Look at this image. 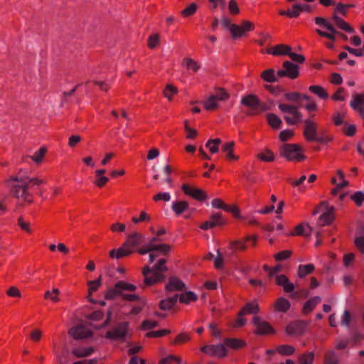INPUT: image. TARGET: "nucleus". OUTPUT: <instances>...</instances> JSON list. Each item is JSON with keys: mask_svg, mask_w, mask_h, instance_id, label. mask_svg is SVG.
Returning <instances> with one entry per match:
<instances>
[{"mask_svg": "<svg viewBox=\"0 0 364 364\" xmlns=\"http://www.w3.org/2000/svg\"><path fill=\"white\" fill-rule=\"evenodd\" d=\"M246 247H247L245 242H242L241 240H234L230 242V248L233 251H243L246 250Z\"/></svg>", "mask_w": 364, "mask_h": 364, "instance_id": "42", "label": "nucleus"}, {"mask_svg": "<svg viewBox=\"0 0 364 364\" xmlns=\"http://www.w3.org/2000/svg\"><path fill=\"white\" fill-rule=\"evenodd\" d=\"M259 312V306L256 302L247 303L239 313V316H242L245 314H255Z\"/></svg>", "mask_w": 364, "mask_h": 364, "instance_id": "29", "label": "nucleus"}, {"mask_svg": "<svg viewBox=\"0 0 364 364\" xmlns=\"http://www.w3.org/2000/svg\"><path fill=\"white\" fill-rule=\"evenodd\" d=\"M69 334L76 340L84 339L92 336V331L82 324L77 325L69 331Z\"/></svg>", "mask_w": 364, "mask_h": 364, "instance_id": "14", "label": "nucleus"}, {"mask_svg": "<svg viewBox=\"0 0 364 364\" xmlns=\"http://www.w3.org/2000/svg\"><path fill=\"white\" fill-rule=\"evenodd\" d=\"M314 354L312 352L304 353L300 355L299 364H312Z\"/></svg>", "mask_w": 364, "mask_h": 364, "instance_id": "40", "label": "nucleus"}, {"mask_svg": "<svg viewBox=\"0 0 364 364\" xmlns=\"http://www.w3.org/2000/svg\"><path fill=\"white\" fill-rule=\"evenodd\" d=\"M345 127L343 128L344 133L349 136H352L355 134L356 131V127L353 124H348L347 122H345Z\"/></svg>", "mask_w": 364, "mask_h": 364, "instance_id": "58", "label": "nucleus"}, {"mask_svg": "<svg viewBox=\"0 0 364 364\" xmlns=\"http://www.w3.org/2000/svg\"><path fill=\"white\" fill-rule=\"evenodd\" d=\"M204 107L206 110L212 111L218 108V101L213 95H210L204 102Z\"/></svg>", "mask_w": 364, "mask_h": 364, "instance_id": "34", "label": "nucleus"}, {"mask_svg": "<svg viewBox=\"0 0 364 364\" xmlns=\"http://www.w3.org/2000/svg\"><path fill=\"white\" fill-rule=\"evenodd\" d=\"M198 297L193 291H186L184 294H176L172 296L161 301L159 307L162 310H168L171 309L177 302L178 299L183 304H188L191 301L197 300Z\"/></svg>", "mask_w": 364, "mask_h": 364, "instance_id": "4", "label": "nucleus"}, {"mask_svg": "<svg viewBox=\"0 0 364 364\" xmlns=\"http://www.w3.org/2000/svg\"><path fill=\"white\" fill-rule=\"evenodd\" d=\"M291 306L289 301L284 297H279L274 303V307L276 311L279 312L287 311Z\"/></svg>", "mask_w": 364, "mask_h": 364, "instance_id": "25", "label": "nucleus"}, {"mask_svg": "<svg viewBox=\"0 0 364 364\" xmlns=\"http://www.w3.org/2000/svg\"><path fill=\"white\" fill-rule=\"evenodd\" d=\"M309 91L318 95L321 99H327L328 97V92L324 88L319 85H311L309 88Z\"/></svg>", "mask_w": 364, "mask_h": 364, "instance_id": "35", "label": "nucleus"}, {"mask_svg": "<svg viewBox=\"0 0 364 364\" xmlns=\"http://www.w3.org/2000/svg\"><path fill=\"white\" fill-rule=\"evenodd\" d=\"M166 260L160 259L152 268L146 266L143 269V275L144 277V283L147 286L153 285L157 282L164 280L165 276L163 272L167 271L166 266Z\"/></svg>", "mask_w": 364, "mask_h": 364, "instance_id": "2", "label": "nucleus"}, {"mask_svg": "<svg viewBox=\"0 0 364 364\" xmlns=\"http://www.w3.org/2000/svg\"><path fill=\"white\" fill-rule=\"evenodd\" d=\"M315 269L313 264H308L305 265H299L298 268V275L301 278L305 277L306 275L311 274Z\"/></svg>", "mask_w": 364, "mask_h": 364, "instance_id": "32", "label": "nucleus"}, {"mask_svg": "<svg viewBox=\"0 0 364 364\" xmlns=\"http://www.w3.org/2000/svg\"><path fill=\"white\" fill-rule=\"evenodd\" d=\"M294 135V132L289 129L282 131L279 134V138L281 141H287L290 137Z\"/></svg>", "mask_w": 364, "mask_h": 364, "instance_id": "60", "label": "nucleus"}, {"mask_svg": "<svg viewBox=\"0 0 364 364\" xmlns=\"http://www.w3.org/2000/svg\"><path fill=\"white\" fill-rule=\"evenodd\" d=\"M101 285V277H100L98 279L90 281L88 282L89 286V293L90 294H92L94 291H95Z\"/></svg>", "mask_w": 364, "mask_h": 364, "instance_id": "51", "label": "nucleus"}, {"mask_svg": "<svg viewBox=\"0 0 364 364\" xmlns=\"http://www.w3.org/2000/svg\"><path fill=\"white\" fill-rule=\"evenodd\" d=\"M134 252V250L130 249L128 246H124V243L119 249H113L109 252V257L111 258H115L117 259H121L124 257L131 255Z\"/></svg>", "mask_w": 364, "mask_h": 364, "instance_id": "19", "label": "nucleus"}, {"mask_svg": "<svg viewBox=\"0 0 364 364\" xmlns=\"http://www.w3.org/2000/svg\"><path fill=\"white\" fill-rule=\"evenodd\" d=\"M304 136L308 141H316L321 144H327L332 140V137L321 132L318 135L317 124L310 119L304 120Z\"/></svg>", "mask_w": 364, "mask_h": 364, "instance_id": "3", "label": "nucleus"}, {"mask_svg": "<svg viewBox=\"0 0 364 364\" xmlns=\"http://www.w3.org/2000/svg\"><path fill=\"white\" fill-rule=\"evenodd\" d=\"M325 364H338V359L334 352H328L326 354Z\"/></svg>", "mask_w": 364, "mask_h": 364, "instance_id": "52", "label": "nucleus"}, {"mask_svg": "<svg viewBox=\"0 0 364 364\" xmlns=\"http://www.w3.org/2000/svg\"><path fill=\"white\" fill-rule=\"evenodd\" d=\"M287 55H289L291 58V59L296 63H302L305 60V58L304 55L293 53L291 52V50L289 51Z\"/></svg>", "mask_w": 364, "mask_h": 364, "instance_id": "61", "label": "nucleus"}, {"mask_svg": "<svg viewBox=\"0 0 364 364\" xmlns=\"http://www.w3.org/2000/svg\"><path fill=\"white\" fill-rule=\"evenodd\" d=\"M291 255L290 250H284L276 254L274 257L276 261H282L288 259Z\"/></svg>", "mask_w": 364, "mask_h": 364, "instance_id": "53", "label": "nucleus"}, {"mask_svg": "<svg viewBox=\"0 0 364 364\" xmlns=\"http://www.w3.org/2000/svg\"><path fill=\"white\" fill-rule=\"evenodd\" d=\"M171 247L166 244H161V245H156L153 244V250L154 251H159L163 255H167L168 252L171 250Z\"/></svg>", "mask_w": 364, "mask_h": 364, "instance_id": "47", "label": "nucleus"}, {"mask_svg": "<svg viewBox=\"0 0 364 364\" xmlns=\"http://www.w3.org/2000/svg\"><path fill=\"white\" fill-rule=\"evenodd\" d=\"M94 352L92 347L85 348H76L73 349L72 353L77 358H84L91 355Z\"/></svg>", "mask_w": 364, "mask_h": 364, "instance_id": "30", "label": "nucleus"}, {"mask_svg": "<svg viewBox=\"0 0 364 364\" xmlns=\"http://www.w3.org/2000/svg\"><path fill=\"white\" fill-rule=\"evenodd\" d=\"M171 209L176 215H180L189 209V203L186 200L175 201L171 205Z\"/></svg>", "mask_w": 364, "mask_h": 364, "instance_id": "23", "label": "nucleus"}, {"mask_svg": "<svg viewBox=\"0 0 364 364\" xmlns=\"http://www.w3.org/2000/svg\"><path fill=\"white\" fill-rule=\"evenodd\" d=\"M350 198L358 206H360L364 201V193L362 191H357Z\"/></svg>", "mask_w": 364, "mask_h": 364, "instance_id": "50", "label": "nucleus"}, {"mask_svg": "<svg viewBox=\"0 0 364 364\" xmlns=\"http://www.w3.org/2000/svg\"><path fill=\"white\" fill-rule=\"evenodd\" d=\"M60 291L58 289H53L52 291H47L45 293V299H50L53 302H58L59 301L58 295Z\"/></svg>", "mask_w": 364, "mask_h": 364, "instance_id": "41", "label": "nucleus"}, {"mask_svg": "<svg viewBox=\"0 0 364 364\" xmlns=\"http://www.w3.org/2000/svg\"><path fill=\"white\" fill-rule=\"evenodd\" d=\"M240 102L250 109L248 112V114L250 115L258 114L268 109V107L254 95H247L243 97Z\"/></svg>", "mask_w": 364, "mask_h": 364, "instance_id": "5", "label": "nucleus"}, {"mask_svg": "<svg viewBox=\"0 0 364 364\" xmlns=\"http://www.w3.org/2000/svg\"><path fill=\"white\" fill-rule=\"evenodd\" d=\"M178 90L176 87H174L172 85H167L164 91V96L168 98L169 100H171V96L177 93Z\"/></svg>", "mask_w": 364, "mask_h": 364, "instance_id": "49", "label": "nucleus"}, {"mask_svg": "<svg viewBox=\"0 0 364 364\" xmlns=\"http://www.w3.org/2000/svg\"><path fill=\"white\" fill-rule=\"evenodd\" d=\"M276 284L282 287L284 291L287 293H291L295 289V286L290 282L289 279L284 274L277 275L276 277Z\"/></svg>", "mask_w": 364, "mask_h": 364, "instance_id": "17", "label": "nucleus"}, {"mask_svg": "<svg viewBox=\"0 0 364 364\" xmlns=\"http://www.w3.org/2000/svg\"><path fill=\"white\" fill-rule=\"evenodd\" d=\"M315 23L317 25L323 26L325 27L328 31L333 30V24L328 22L326 18L323 17H316L315 18Z\"/></svg>", "mask_w": 364, "mask_h": 364, "instance_id": "46", "label": "nucleus"}, {"mask_svg": "<svg viewBox=\"0 0 364 364\" xmlns=\"http://www.w3.org/2000/svg\"><path fill=\"white\" fill-rule=\"evenodd\" d=\"M200 350L205 353L209 354L210 355H217L220 358L225 357L227 353L225 343L205 346L202 347Z\"/></svg>", "mask_w": 364, "mask_h": 364, "instance_id": "13", "label": "nucleus"}, {"mask_svg": "<svg viewBox=\"0 0 364 364\" xmlns=\"http://www.w3.org/2000/svg\"><path fill=\"white\" fill-rule=\"evenodd\" d=\"M261 77L267 82H275L277 81V74H275L274 69H268L262 73Z\"/></svg>", "mask_w": 364, "mask_h": 364, "instance_id": "31", "label": "nucleus"}, {"mask_svg": "<svg viewBox=\"0 0 364 364\" xmlns=\"http://www.w3.org/2000/svg\"><path fill=\"white\" fill-rule=\"evenodd\" d=\"M332 20L338 28H340L343 31H345L348 33H353L355 32V30L348 23H347L343 18L338 16V15L336 14H333V16L332 17Z\"/></svg>", "mask_w": 364, "mask_h": 364, "instance_id": "22", "label": "nucleus"}, {"mask_svg": "<svg viewBox=\"0 0 364 364\" xmlns=\"http://www.w3.org/2000/svg\"><path fill=\"white\" fill-rule=\"evenodd\" d=\"M351 4H343L342 3H339L336 5L335 13H340L343 16H345L347 13V9L351 7Z\"/></svg>", "mask_w": 364, "mask_h": 364, "instance_id": "56", "label": "nucleus"}, {"mask_svg": "<svg viewBox=\"0 0 364 364\" xmlns=\"http://www.w3.org/2000/svg\"><path fill=\"white\" fill-rule=\"evenodd\" d=\"M185 288V284L183 281L177 277H171L169 278L168 282L166 285V290L167 291H180Z\"/></svg>", "mask_w": 364, "mask_h": 364, "instance_id": "20", "label": "nucleus"}, {"mask_svg": "<svg viewBox=\"0 0 364 364\" xmlns=\"http://www.w3.org/2000/svg\"><path fill=\"white\" fill-rule=\"evenodd\" d=\"M291 48L289 46L279 44L268 50L267 53L274 55H287Z\"/></svg>", "mask_w": 364, "mask_h": 364, "instance_id": "24", "label": "nucleus"}, {"mask_svg": "<svg viewBox=\"0 0 364 364\" xmlns=\"http://www.w3.org/2000/svg\"><path fill=\"white\" fill-rule=\"evenodd\" d=\"M5 185L10 190L11 196L18 199V206L33 203V195L29 190L35 186L44 183L43 180L30 177L26 172L21 170L16 176H11L5 181Z\"/></svg>", "mask_w": 364, "mask_h": 364, "instance_id": "1", "label": "nucleus"}, {"mask_svg": "<svg viewBox=\"0 0 364 364\" xmlns=\"http://www.w3.org/2000/svg\"><path fill=\"white\" fill-rule=\"evenodd\" d=\"M284 96L287 100L291 102H297L301 97V95L299 92H288Z\"/></svg>", "mask_w": 364, "mask_h": 364, "instance_id": "63", "label": "nucleus"}, {"mask_svg": "<svg viewBox=\"0 0 364 364\" xmlns=\"http://www.w3.org/2000/svg\"><path fill=\"white\" fill-rule=\"evenodd\" d=\"M279 109L285 114L284 119L289 125H294L301 122L302 114L298 110V107L289 104H279Z\"/></svg>", "mask_w": 364, "mask_h": 364, "instance_id": "6", "label": "nucleus"}, {"mask_svg": "<svg viewBox=\"0 0 364 364\" xmlns=\"http://www.w3.org/2000/svg\"><path fill=\"white\" fill-rule=\"evenodd\" d=\"M153 199L154 201H169L171 200V195L169 193L167 192L159 193L158 194L154 196Z\"/></svg>", "mask_w": 364, "mask_h": 364, "instance_id": "57", "label": "nucleus"}, {"mask_svg": "<svg viewBox=\"0 0 364 364\" xmlns=\"http://www.w3.org/2000/svg\"><path fill=\"white\" fill-rule=\"evenodd\" d=\"M183 64L188 70H192L194 72H196L200 68V65L192 58H185Z\"/></svg>", "mask_w": 364, "mask_h": 364, "instance_id": "43", "label": "nucleus"}, {"mask_svg": "<svg viewBox=\"0 0 364 364\" xmlns=\"http://www.w3.org/2000/svg\"><path fill=\"white\" fill-rule=\"evenodd\" d=\"M224 343L225 346L234 350L240 349L246 345V343L244 341L238 338H225L224 340Z\"/></svg>", "mask_w": 364, "mask_h": 364, "instance_id": "28", "label": "nucleus"}, {"mask_svg": "<svg viewBox=\"0 0 364 364\" xmlns=\"http://www.w3.org/2000/svg\"><path fill=\"white\" fill-rule=\"evenodd\" d=\"M257 158L263 161H272L274 159V156L270 150L266 149L265 152L258 154Z\"/></svg>", "mask_w": 364, "mask_h": 364, "instance_id": "44", "label": "nucleus"}, {"mask_svg": "<svg viewBox=\"0 0 364 364\" xmlns=\"http://www.w3.org/2000/svg\"><path fill=\"white\" fill-rule=\"evenodd\" d=\"M333 210H334L333 208L331 207L327 210V211L326 213H323L319 217V223H320L321 225L323 226V225H329L333 221V220H334Z\"/></svg>", "mask_w": 364, "mask_h": 364, "instance_id": "27", "label": "nucleus"}, {"mask_svg": "<svg viewBox=\"0 0 364 364\" xmlns=\"http://www.w3.org/2000/svg\"><path fill=\"white\" fill-rule=\"evenodd\" d=\"M254 29V25L249 21H243L241 26L233 24L230 28V32L234 38L241 37L244 33Z\"/></svg>", "mask_w": 364, "mask_h": 364, "instance_id": "15", "label": "nucleus"}, {"mask_svg": "<svg viewBox=\"0 0 364 364\" xmlns=\"http://www.w3.org/2000/svg\"><path fill=\"white\" fill-rule=\"evenodd\" d=\"M354 242L358 250L364 254V236L355 237Z\"/></svg>", "mask_w": 364, "mask_h": 364, "instance_id": "64", "label": "nucleus"}, {"mask_svg": "<svg viewBox=\"0 0 364 364\" xmlns=\"http://www.w3.org/2000/svg\"><path fill=\"white\" fill-rule=\"evenodd\" d=\"M321 298L320 296H314L309 299L304 305L302 312L304 314H309L315 306L320 303Z\"/></svg>", "mask_w": 364, "mask_h": 364, "instance_id": "26", "label": "nucleus"}, {"mask_svg": "<svg viewBox=\"0 0 364 364\" xmlns=\"http://www.w3.org/2000/svg\"><path fill=\"white\" fill-rule=\"evenodd\" d=\"M181 188L185 194L197 200H203L207 198L205 193L202 189L192 187L187 183L183 184Z\"/></svg>", "mask_w": 364, "mask_h": 364, "instance_id": "12", "label": "nucleus"}, {"mask_svg": "<svg viewBox=\"0 0 364 364\" xmlns=\"http://www.w3.org/2000/svg\"><path fill=\"white\" fill-rule=\"evenodd\" d=\"M252 323L256 327L255 333L259 335H265L274 333V331L271 325L264 321H262L259 316H254Z\"/></svg>", "mask_w": 364, "mask_h": 364, "instance_id": "11", "label": "nucleus"}, {"mask_svg": "<svg viewBox=\"0 0 364 364\" xmlns=\"http://www.w3.org/2000/svg\"><path fill=\"white\" fill-rule=\"evenodd\" d=\"M267 119L269 124L274 129H279L282 123V119L274 114H268Z\"/></svg>", "mask_w": 364, "mask_h": 364, "instance_id": "36", "label": "nucleus"}, {"mask_svg": "<svg viewBox=\"0 0 364 364\" xmlns=\"http://www.w3.org/2000/svg\"><path fill=\"white\" fill-rule=\"evenodd\" d=\"M116 287L119 291L123 292V291H133L136 289V286L131 284H127L124 282L120 281L116 284Z\"/></svg>", "mask_w": 364, "mask_h": 364, "instance_id": "38", "label": "nucleus"}, {"mask_svg": "<svg viewBox=\"0 0 364 364\" xmlns=\"http://www.w3.org/2000/svg\"><path fill=\"white\" fill-rule=\"evenodd\" d=\"M144 235L139 232H134L128 236L127 240L124 242V246H128L129 248L134 250V248L139 246L143 241Z\"/></svg>", "mask_w": 364, "mask_h": 364, "instance_id": "16", "label": "nucleus"}, {"mask_svg": "<svg viewBox=\"0 0 364 364\" xmlns=\"http://www.w3.org/2000/svg\"><path fill=\"white\" fill-rule=\"evenodd\" d=\"M159 36L158 34H154L149 38V47L150 48H154L159 44Z\"/></svg>", "mask_w": 364, "mask_h": 364, "instance_id": "62", "label": "nucleus"}, {"mask_svg": "<svg viewBox=\"0 0 364 364\" xmlns=\"http://www.w3.org/2000/svg\"><path fill=\"white\" fill-rule=\"evenodd\" d=\"M158 326V322L152 320H145L142 323L141 328L143 330L152 329Z\"/></svg>", "mask_w": 364, "mask_h": 364, "instance_id": "59", "label": "nucleus"}, {"mask_svg": "<svg viewBox=\"0 0 364 364\" xmlns=\"http://www.w3.org/2000/svg\"><path fill=\"white\" fill-rule=\"evenodd\" d=\"M46 153V149L45 147H42L35 152L31 159L36 163H41Z\"/></svg>", "mask_w": 364, "mask_h": 364, "instance_id": "48", "label": "nucleus"}, {"mask_svg": "<svg viewBox=\"0 0 364 364\" xmlns=\"http://www.w3.org/2000/svg\"><path fill=\"white\" fill-rule=\"evenodd\" d=\"M277 351L282 355H290L294 353L295 349L289 345H281L278 346Z\"/></svg>", "mask_w": 364, "mask_h": 364, "instance_id": "39", "label": "nucleus"}, {"mask_svg": "<svg viewBox=\"0 0 364 364\" xmlns=\"http://www.w3.org/2000/svg\"><path fill=\"white\" fill-rule=\"evenodd\" d=\"M117 295L121 296L122 291H119V290H118L115 286L114 289H109L107 291V292L105 294V298L107 299H113Z\"/></svg>", "mask_w": 364, "mask_h": 364, "instance_id": "54", "label": "nucleus"}, {"mask_svg": "<svg viewBox=\"0 0 364 364\" xmlns=\"http://www.w3.org/2000/svg\"><path fill=\"white\" fill-rule=\"evenodd\" d=\"M224 223L221 219V215L220 213H215L210 216V221H206L200 225V228L203 230H208L210 228H214L218 225H221Z\"/></svg>", "mask_w": 364, "mask_h": 364, "instance_id": "21", "label": "nucleus"}, {"mask_svg": "<svg viewBox=\"0 0 364 364\" xmlns=\"http://www.w3.org/2000/svg\"><path fill=\"white\" fill-rule=\"evenodd\" d=\"M299 75V66L290 61L284 62L283 69L277 71V75L279 77H288L291 79H295Z\"/></svg>", "mask_w": 364, "mask_h": 364, "instance_id": "10", "label": "nucleus"}, {"mask_svg": "<svg viewBox=\"0 0 364 364\" xmlns=\"http://www.w3.org/2000/svg\"><path fill=\"white\" fill-rule=\"evenodd\" d=\"M218 101H225L228 100L230 95L223 89L218 88L216 90V93L213 95Z\"/></svg>", "mask_w": 364, "mask_h": 364, "instance_id": "45", "label": "nucleus"}, {"mask_svg": "<svg viewBox=\"0 0 364 364\" xmlns=\"http://www.w3.org/2000/svg\"><path fill=\"white\" fill-rule=\"evenodd\" d=\"M280 154L288 160L301 161L305 156L300 153V147L294 144H285L280 149Z\"/></svg>", "mask_w": 364, "mask_h": 364, "instance_id": "7", "label": "nucleus"}, {"mask_svg": "<svg viewBox=\"0 0 364 364\" xmlns=\"http://www.w3.org/2000/svg\"><path fill=\"white\" fill-rule=\"evenodd\" d=\"M308 322L304 321H296L290 322L286 327L285 331L289 336H299L304 334L306 330Z\"/></svg>", "mask_w": 364, "mask_h": 364, "instance_id": "9", "label": "nucleus"}, {"mask_svg": "<svg viewBox=\"0 0 364 364\" xmlns=\"http://www.w3.org/2000/svg\"><path fill=\"white\" fill-rule=\"evenodd\" d=\"M312 228L309 225H299L295 228L294 235L308 237L311 235Z\"/></svg>", "mask_w": 364, "mask_h": 364, "instance_id": "33", "label": "nucleus"}, {"mask_svg": "<svg viewBox=\"0 0 364 364\" xmlns=\"http://www.w3.org/2000/svg\"><path fill=\"white\" fill-rule=\"evenodd\" d=\"M198 9V5L196 3L191 4L188 6L181 11V14L183 17H189L193 15Z\"/></svg>", "mask_w": 364, "mask_h": 364, "instance_id": "37", "label": "nucleus"}, {"mask_svg": "<svg viewBox=\"0 0 364 364\" xmlns=\"http://www.w3.org/2000/svg\"><path fill=\"white\" fill-rule=\"evenodd\" d=\"M129 331V323L123 321L119 323L112 331H108L105 338L112 340L124 341Z\"/></svg>", "mask_w": 364, "mask_h": 364, "instance_id": "8", "label": "nucleus"}, {"mask_svg": "<svg viewBox=\"0 0 364 364\" xmlns=\"http://www.w3.org/2000/svg\"><path fill=\"white\" fill-rule=\"evenodd\" d=\"M350 106L355 111L358 112L360 115H363L364 112V94H355L353 100L350 102Z\"/></svg>", "mask_w": 364, "mask_h": 364, "instance_id": "18", "label": "nucleus"}, {"mask_svg": "<svg viewBox=\"0 0 364 364\" xmlns=\"http://www.w3.org/2000/svg\"><path fill=\"white\" fill-rule=\"evenodd\" d=\"M170 333L168 329H163L159 331H150L146 333L147 337H161Z\"/></svg>", "mask_w": 364, "mask_h": 364, "instance_id": "55", "label": "nucleus"}]
</instances>
